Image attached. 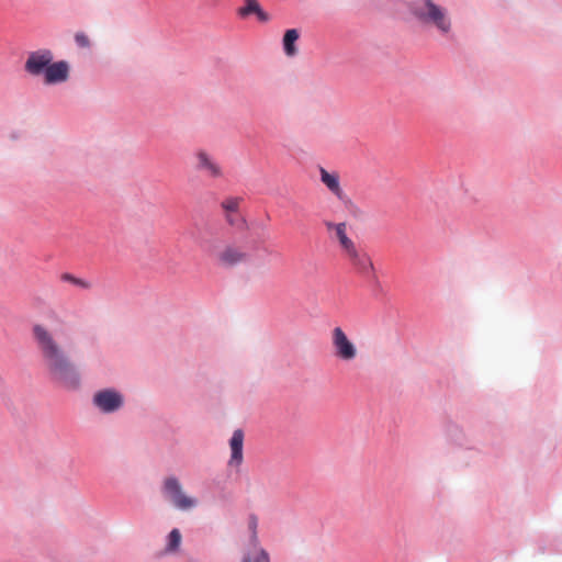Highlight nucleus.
<instances>
[{"label":"nucleus","instance_id":"obj_14","mask_svg":"<svg viewBox=\"0 0 562 562\" xmlns=\"http://www.w3.org/2000/svg\"><path fill=\"white\" fill-rule=\"evenodd\" d=\"M299 32L295 29H290L284 33L283 36V48L286 56H294L297 53L295 42L299 40Z\"/></svg>","mask_w":562,"mask_h":562},{"label":"nucleus","instance_id":"obj_17","mask_svg":"<svg viewBox=\"0 0 562 562\" xmlns=\"http://www.w3.org/2000/svg\"><path fill=\"white\" fill-rule=\"evenodd\" d=\"M240 202H241V198L229 196V198H226L225 200H223L221 205H222V209L224 210L225 214H231V213L238 212Z\"/></svg>","mask_w":562,"mask_h":562},{"label":"nucleus","instance_id":"obj_11","mask_svg":"<svg viewBox=\"0 0 562 562\" xmlns=\"http://www.w3.org/2000/svg\"><path fill=\"white\" fill-rule=\"evenodd\" d=\"M243 446H244V432L241 429H236L233 432V436L229 440V447H231V451H232L231 460H229L231 465L238 467L241 464V462L244 460Z\"/></svg>","mask_w":562,"mask_h":562},{"label":"nucleus","instance_id":"obj_8","mask_svg":"<svg viewBox=\"0 0 562 562\" xmlns=\"http://www.w3.org/2000/svg\"><path fill=\"white\" fill-rule=\"evenodd\" d=\"M69 64L65 60L49 64L44 75V82L46 85H55L65 82L69 78Z\"/></svg>","mask_w":562,"mask_h":562},{"label":"nucleus","instance_id":"obj_5","mask_svg":"<svg viewBox=\"0 0 562 562\" xmlns=\"http://www.w3.org/2000/svg\"><path fill=\"white\" fill-rule=\"evenodd\" d=\"M249 260V254L240 246L226 245L216 256L215 261L222 268H233Z\"/></svg>","mask_w":562,"mask_h":562},{"label":"nucleus","instance_id":"obj_2","mask_svg":"<svg viewBox=\"0 0 562 562\" xmlns=\"http://www.w3.org/2000/svg\"><path fill=\"white\" fill-rule=\"evenodd\" d=\"M412 13L420 22L431 24L442 33H448L451 29L447 11L432 2V0H423L422 2L414 3Z\"/></svg>","mask_w":562,"mask_h":562},{"label":"nucleus","instance_id":"obj_22","mask_svg":"<svg viewBox=\"0 0 562 562\" xmlns=\"http://www.w3.org/2000/svg\"><path fill=\"white\" fill-rule=\"evenodd\" d=\"M94 404L102 411L105 412V390L99 391L94 395Z\"/></svg>","mask_w":562,"mask_h":562},{"label":"nucleus","instance_id":"obj_9","mask_svg":"<svg viewBox=\"0 0 562 562\" xmlns=\"http://www.w3.org/2000/svg\"><path fill=\"white\" fill-rule=\"evenodd\" d=\"M353 268L362 273L370 274L373 272L374 267L371 258L366 254L357 249L356 245L345 252Z\"/></svg>","mask_w":562,"mask_h":562},{"label":"nucleus","instance_id":"obj_13","mask_svg":"<svg viewBox=\"0 0 562 562\" xmlns=\"http://www.w3.org/2000/svg\"><path fill=\"white\" fill-rule=\"evenodd\" d=\"M321 180L327 189L338 199H342L344 191L340 188L339 177L335 172H328L326 169L321 168Z\"/></svg>","mask_w":562,"mask_h":562},{"label":"nucleus","instance_id":"obj_1","mask_svg":"<svg viewBox=\"0 0 562 562\" xmlns=\"http://www.w3.org/2000/svg\"><path fill=\"white\" fill-rule=\"evenodd\" d=\"M32 331L53 381L67 390H77L80 385V375L53 334L38 324Z\"/></svg>","mask_w":562,"mask_h":562},{"label":"nucleus","instance_id":"obj_4","mask_svg":"<svg viewBox=\"0 0 562 562\" xmlns=\"http://www.w3.org/2000/svg\"><path fill=\"white\" fill-rule=\"evenodd\" d=\"M162 491L179 509L186 510L196 505V501L184 494L179 480L173 476H169L164 481Z\"/></svg>","mask_w":562,"mask_h":562},{"label":"nucleus","instance_id":"obj_21","mask_svg":"<svg viewBox=\"0 0 562 562\" xmlns=\"http://www.w3.org/2000/svg\"><path fill=\"white\" fill-rule=\"evenodd\" d=\"M75 42L78 47L80 48H88L90 47V40L88 35L83 32H77L75 34Z\"/></svg>","mask_w":562,"mask_h":562},{"label":"nucleus","instance_id":"obj_10","mask_svg":"<svg viewBox=\"0 0 562 562\" xmlns=\"http://www.w3.org/2000/svg\"><path fill=\"white\" fill-rule=\"evenodd\" d=\"M196 169L205 172L212 178H220L223 175L221 166L204 150L195 154Z\"/></svg>","mask_w":562,"mask_h":562},{"label":"nucleus","instance_id":"obj_16","mask_svg":"<svg viewBox=\"0 0 562 562\" xmlns=\"http://www.w3.org/2000/svg\"><path fill=\"white\" fill-rule=\"evenodd\" d=\"M123 404V396L114 390H108V413L119 409Z\"/></svg>","mask_w":562,"mask_h":562},{"label":"nucleus","instance_id":"obj_18","mask_svg":"<svg viewBox=\"0 0 562 562\" xmlns=\"http://www.w3.org/2000/svg\"><path fill=\"white\" fill-rule=\"evenodd\" d=\"M181 542V533L178 529H172L168 536V550L175 551Z\"/></svg>","mask_w":562,"mask_h":562},{"label":"nucleus","instance_id":"obj_15","mask_svg":"<svg viewBox=\"0 0 562 562\" xmlns=\"http://www.w3.org/2000/svg\"><path fill=\"white\" fill-rule=\"evenodd\" d=\"M243 562H270V558L265 549L258 548L252 553H247L243 558Z\"/></svg>","mask_w":562,"mask_h":562},{"label":"nucleus","instance_id":"obj_19","mask_svg":"<svg viewBox=\"0 0 562 562\" xmlns=\"http://www.w3.org/2000/svg\"><path fill=\"white\" fill-rule=\"evenodd\" d=\"M61 280L63 281H66V282H70L77 286H80V288H89V283L82 279H79L70 273H64L61 274Z\"/></svg>","mask_w":562,"mask_h":562},{"label":"nucleus","instance_id":"obj_20","mask_svg":"<svg viewBox=\"0 0 562 562\" xmlns=\"http://www.w3.org/2000/svg\"><path fill=\"white\" fill-rule=\"evenodd\" d=\"M249 529L251 530V541L255 546V550L258 549V537H257V527H258V519L256 516H250L249 522H248Z\"/></svg>","mask_w":562,"mask_h":562},{"label":"nucleus","instance_id":"obj_7","mask_svg":"<svg viewBox=\"0 0 562 562\" xmlns=\"http://www.w3.org/2000/svg\"><path fill=\"white\" fill-rule=\"evenodd\" d=\"M329 237L338 241L344 254L355 246V243L347 235V223H334L331 221L323 222Z\"/></svg>","mask_w":562,"mask_h":562},{"label":"nucleus","instance_id":"obj_6","mask_svg":"<svg viewBox=\"0 0 562 562\" xmlns=\"http://www.w3.org/2000/svg\"><path fill=\"white\" fill-rule=\"evenodd\" d=\"M52 60L53 54L48 49L33 52L25 61V70L33 76L45 75L46 68Z\"/></svg>","mask_w":562,"mask_h":562},{"label":"nucleus","instance_id":"obj_23","mask_svg":"<svg viewBox=\"0 0 562 562\" xmlns=\"http://www.w3.org/2000/svg\"><path fill=\"white\" fill-rule=\"evenodd\" d=\"M237 215H238L237 213L225 214V216H226V221H227L231 225H234V224H236Z\"/></svg>","mask_w":562,"mask_h":562},{"label":"nucleus","instance_id":"obj_12","mask_svg":"<svg viewBox=\"0 0 562 562\" xmlns=\"http://www.w3.org/2000/svg\"><path fill=\"white\" fill-rule=\"evenodd\" d=\"M245 1V5L244 7H240L237 11L238 15L241 16V18H246L250 14H256V16L258 18V20L260 22H268L270 21V15L262 10V8L260 7L259 2L257 0H244Z\"/></svg>","mask_w":562,"mask_h":562},{"label":"nucleus","instance_id":"obj_3","mask_svg":"<svg viewBox=\"0 0 562 562\" xmlns=\"http://www.w3.org/2000/svg\"><path fill=\"white\" fill-rule=\"evenodd\" d=\"M330 346L334 357L340 361L350 362L358 356V348L356 344L348 337L340 326H336L331 329Z\"/></svg>","mask_w":562,"mask_h":562}]
</instances>
